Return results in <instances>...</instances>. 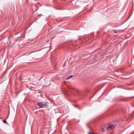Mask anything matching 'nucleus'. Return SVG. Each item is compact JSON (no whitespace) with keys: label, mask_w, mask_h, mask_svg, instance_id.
Masks as SVG:
<instances>
[{"label":"nucleus","mask_w":134,"mask_h":134,"mask_svg":"<svg viewBox=\"0 0 134 134\" xmlns=\"http://www.w3.org/2000/svg\"><path fill=\"white\" fill-rule=\"evenodd\" d=\"M3 121L4 123H7V121L5 120H3Z\"/></svg>","instance_id":"nucleus-6"},{"label":"nucleus","mask_w":134,"mask_h":134,"mask_svg":"<svg viewBox=\"0 0 134 134\" xmlns=\"http://www.w3.org/2000/svg\"><path fill=\"white\" fill-rule=\"evenodd\" d=\"M35 7L36 8V10L35 11V12H36V11H37V10H38V7L36 5H35Z\"/></svg>","instance_id":"nucleus-5"},{"label":"nucleus","mask_w":134,"mask_h":134,"mask_svg":"<svg viewBox=\"0 0 134 134\" xmlns=\"http://www.w3.org/2000/svg\"><path fill=\"white\" fill-rule=\"evenodd\" d=\"M80 121L79 120H78V121L77 122V123H78V122H79Z\"/></svg>","instance_id":"nucleus-9"},{"label":"nucleus","mask_w":134,"mask_h":134,"mask_svg":"<svg viewBox=\"0 0 134 134\" xmlns=\"http://www.w3.org/2000/svg\"><path fill=\"white\" fill-rule=\"evenodd\" d=\"M47 134H49V132H47Z\"/></svg>","instance_id":"nucleus-8"},{"label":"nucleus","mask_w":134,"mask_h":134,"mask_svg":"<svg viewBox=\"0 0 134 134\" xmlns=\"http://www.w3.org/2000/svg\"><path fill=\"white\" fill-rule=\"evenodd\" d=\"M73 76L72 75H70L66 79H70Z\"/></svg>","instance_id":"nucleus-4"},{"label":"nucleus","mask_w":134,"mask_h":134,"mask_svg":"<svg viewBox=\"0 0 134 134\" xmlns=\"http://www.w3.org/2000/svg\"><path fill=\"white\" fill-rule=\"evenodd\" d=\"M77 94V96H79L81 95L80 91L79 90H76V94Z\"/></svg>","instance_id":"nucleus-3"},{"label":"nucleus","mask_w":134,"mask_h":134,"mask_svg":"<svg viewBox=\"0 0 134 134\" xmlns=\"http://www.w3.org/2000/svg\"><path fill=\"white\" fill-rule=\"evenodd\" d=\"M88 134H94V133H90V132H89L88 133Z\"/></svg>","instance_id":"nucleus-7"},{"label":"nucleus","mask_w":134,"mask_h":134,"mask_svg":"<svg viewBox=\"0 0 134 134\" xmlns=\"http://www.w3.org/2000/svg\"><path fill=\"white\" fill-rule=\"evenodd\" d=\"M39 4V3H37V4Z\"/></svg>","instance_id":"nucleus-10"},{"label":"nucleus","mask_w":134,"mask_h":134,"mask_svg":"<svg viewBox=\"0 0 134 134\" xmlns=\"http://www.w3.org/2000/svg\"><path fill=\"white\" fill-rule=\"evenodd\" d=\"M37 104L41 108L46 107L48 106V103L47 102H41L38 103Z\"/></svg>","instance_id":"nucleus-2"},{"label":"nucleus","mask_w":134,"mask_h":134,"mask_svg":"<svg viewBox=\"0 0 134 134\" xmlns=\"http://www.w3.org/2000/svg\"><path fill=\"white\" fill-rule=\"evenodd\" d=\"M116 126V125L115 124L109 125L108 126L105 125L102 128V129L104 131L109 130L111 129H114Z\"/></svg>","instance_id":"nucleus-1"}]
</instances>
